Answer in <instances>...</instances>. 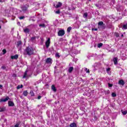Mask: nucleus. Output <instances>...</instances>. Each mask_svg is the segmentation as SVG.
<instances>
[{
  "label": "nucleus",
  "mask_w": 127,
  "mask_h": 127,
  "mask_svg": "<svg viewBox=\"0 0 127 127\" xmlns=\"http://www.w3.org/2000/svg\"><path fill=\"white\" fill-rule=\"evenodd\" d=\"M69 126L70 127H77V125L76 124V123H71L70 124Z\"/></svg>",
  "instance_id": "ddd939ff"
},
{
  "label": "nucleus",
  "mask_w": 127,
  "mask_h": 127,
  "mask_svg": "<svg viewBox=\"0 0 127 127\" xmlns=\"http://www.w3.org/2000/svg\"><path fill=\"white\" fill-rule=\"evenodd\" d=\"M8 104L9 107H13L14 106V103L12 101H8Z\"/></svg>",
  "instance_id": "6e6552de"
},
{
  "label": "nucleus",
  "mask_w": 127,
  "mask_h": 127,
  "mask_svg": "<svg viewBox=\"0 0 127 127\" xmlns=\"http://www.w3.org/2000/svg\"><path fill=\"white\" fill-rule=\"evenodd\" d=\"M1 88H2V85H0V89H1Z\"/></svg>",
  "instance_id": "a18cd8bd"
},
{
  "label": "nucleus",
  "mask_w": 127,
  "mask_h": 127,
  "mask_svg": "<svg viewBox=\"0 0 127 127\" xmlns=\"http://www.w3.org/2000/svg\"><path fill=\"white\" fill-rule=\"evenodd\" d=\"M23 87V85H18L17 87V89H20L21 88H22Z\"/></svg>",
  "instance_id": "cd10ccee"
},
{
  "label": "nucleus",
  "mask_w": 127,
  "mask_h": 127,
  "mask_svg": "<svg viewBox=\"0 0 127 127\" xmlns=\"http://www.w3.org/2000/svg\"><path fill=\"white\" fill-rule=\"evenodd\" d=\"M121 37H124V34H122Z\"/></svg>",
  "instance_id": "49530a36"
},
{
  "label": "nucleus",
  "mask_w": 127,
  "mask_h": 127,
  "mask_svg": "<svg viewBox=\"0 0 127 127\" xmlns=\"http://www.w3.org/2000/svg\"><path fill=\"white\" fill-rule=\"evenodd\" d=\"M22 44V42H21V41H18L17 42V47H20Z\"/></svg>",
  "instance_id": "9b49d317"
},
{
  "label": "nucleus",
  "mask_w": 127,
  "mask_h": 127,
  "mask_svg": "<svg viewBox=\"0 0 127 127\" xmlns=\"http://www.w3.org/2000/svg\"><path fill=\"white\" fill-rule=\"evenodd\" d=\"M92 31H97V30H98V29H97V28H92Z\"/></svg>",
  "instance_id": "f704fd0d"
},
{
  "label": "nucleus",
  "mask_w": 127,
  "mask_h": 127,
  "mask_svg": "<svg viewBox=\"0 0 127 127\" xmlns=\"http://www.w3.org/2000/svg\"><path fill=\"white\" fill-rule=\"evenodd\" d=\"M3 1H5V0H0V2H3Z\"/></svg>",
  "instance_id": "79ce46f5"
},
{
  "label": "nucleus",
  "mask_w": 127,
  "mask_h": 127,
  "mask_svg": "<svg viewBox=\"0 0 127 127\" xmlns=\"http://www.w3.org/2000/svg\"><path fill=\"white\" fill-rule=\"evenodd\" d=\"M71 29H72V28L71 27H68L67 29V32H70V31H71Z\"/></svg>",
  "instance_id": "b1692460"
},
{
  "label": "nucleus",
  "mask_w": 127,
  "mask_h": 127,
  "mask_svg": "<svg viewBox=\"0 0 127 127\" xmlns=\"http://www.w3.org/2000/svg\"><path fill=\"white\" fill-rule=\"evenodd\" d=\"M102 46H103V43H100L97 45V47H98V48H101Z\"/></svg>",
  "instance_id": "4be33fe9"
},
{
  "label": "nucleus",
  "mask_w": 127,
  "mask_h": 127,
  "mask_svg": "<svg viewBox=\"0 0 127 127\" xmlns=\"http://www.w3.org/2000/svg\"><path fill=\"white\" fill-rule=\"evenodd\" d=\"M56 57H58V58H60V55L59 53H57L56 54Z\"/></svg>",
  "instance_id": "c85d7f7f"
},
{
  "label": "nucleus",
  "mask_w": 127,
  "mask_h": 127,
  "mask_svg": "<svg viewBox=\"0 0 127 127\" xmlns=\"http://www.w3.org/2000/svg\"><path fill=\"white\" fill-rule=\"evenodd\" d=\"M49 45H50V39L49 38L47 41L46 42V47L47 48H48L49 47Z\"/></svg>",
  "instance_id": "20e7f679"
},
{
  "label": "nucleus",
  "mask_w": 127,
  "mask_h": 127,
  "mask_svg": "<svg viewBox=\"0 0 127 127\" xmlns=\"http://www.w3.org/2000/svg\"><path fill=\"white\" fill-rule=\"evenodd\" d=\"M65 34V31L64 30H60L58 33V36H63Z\"/></svg>",
  "instance_id": "f03ea898"
},
{
  "label": "nucleus",
  "mask_w": 127,
  "mask_h": 127,
  "mask_svg": "<svg viewBox=\"0 0 127 127\" xmlns=\"http://www.w3.org/2000/svg\"><path fill=\"white\" fill-rule=\"evenodd\" d=\"M26 77H27V71L26 70L24 73L23 78H26Z\"/></svg>",
  "instance_id": "aec40b11"
},
{
  "label": "nucleus",
  "mask_w": 127,
  "mask_h": 127,
  "mask_svg": "<svg viewBox=\"0 0 127 127\" xmlns=\"http://www.w3.org/2000/svg\"><path fill=\"white\" fill-rule=\"evenodd\" d=\"M108 86H109V87H113V84L108 83Z\"/></svg>",
  "instance_id": "ea45409f"
},
{
  "label": "nucleus",
  "mask_w": 127,
  "mask_h": 127,
  "mask_svg": "<svg viewBox=\"0 0 127 127\" xmlns=\"http://www.w3.org/2000/svg\"><path fill=\"white\" fill-rule=\"evenodd\" d=\"M24 18V16H21L19 17V19H23Z\"/></svg>",
  "instance_id": "a19ab883"
},
{
  "label": "nucleus",
  "mask_w": 127,
  "mask_h": 127,
  "mask_svg": "<svg viewBox=\"0 0 127 127\" xmlns=\"http://www.w3.org/2000/svg\"><path fill=\"white\" fill-rule=\"evenodd\" d=\"M13 77H16V74H13Z\"/></svg>",
  "instance_id": "c03bdc74"
},
{
  "label": "nucleus",
  "mask_w": 127,
  "mask_h": 127,
  "mask_svg": "<svg viewBox=\"0 0 127 127\" xmlns=\"http://www.w3.org/2000/svg\"><path fill=\"white\" fill-rule=\"evenodd\" d=\"M36 38L35 37H33L31 38V41H34V40H35Z\"/></svg>",
  "instance_id": "2f4dec72"
},
{
  "label": "nucleus",
  "mask_w": 127,
  "mask_h": 127,
  "mask_svg": "<svg viewBox=\"0 0 127 127\" xmlns=\"http://www.w3.org/2000/svg\"><path fill=\"white\" fill-rule=\"evenodd\" d=\"M62 5V3L61 2H59L56 5V7L58 8L60 7Z\"/></svg>",
  "instance_id": "4468645a"
},
{
  "label": "nucleus",
  "mask_w": 127,
  "mask_h": 127,
  "mask_svg": "<svg viewBox=\"0 0 127 127\" xmlns=\"http://www.w3.org/2000/svg\"><path fill=\"white\" fill-rule=\"evenodd\" d=\"M41 99V96H39L38 97V100H40Z\"/></svg>",
  "instance_id": "37998d69"
},
{
  "label": "nucleus",
  "mask_w": 127,
  "mask_h": 127,
  "mask_svg": "<svg viewBox=\"0 0 127 127\" xmlns=\"http://www.w3.org/2000/svg\"><path fill=\"white\" fill-rule=\"evenodd\" d=\"M20 98H22V96H20Z\"/></svg>",
  "instance_id": "09e8293b"
},
{
  "label": "nucleus",
  "mask_w": 127,
  "mask_h": 127,
  "mask_svg": "<svg viewBox=\"0 0 127 127\" xmlns=\"http://www.w3.org/2000/svg\"><path fill=\"white\" fill-rule=\"evenodd\" d=\"M56 13H57V14H59V13H60V10H58L56 11Z\"/></svg>",
  "instance_id": "4c0bfd02"
},
{
  "label": "nucleus",
  "mask_w": 127,
  "mask_h": 127,
  "mask_svg": "<svg viewBox=\"0 0 127 127\" xmlns=\"http://www.w3.org/2000/svg\"><path fill=\"white\" fill-rule=\"evenodd\" d=\"M33 53H34V50L31 47H26L24 51V55H28V56L33 55Z\"/></svg>",
  "instance_id": "f257e3e1"
},
{
  "label": "nucleus",
  "mask_w": 127,
  "mask_h": 127,
  "mask_svg": "<svg viewBox=\"0 0 127 127\" xmlns=\"http://www.w3.org/2000/svg\"><path fill=\"white\" fill-rule=\"evenodd\" d=\"M0 28H1V26H0Z\"/></svg>",
  "instance_id": "de8ad7c7"
},
{
  "label": "nucleus",
  "mask_w": 127,
  "mask_h": 127,
  "mask_svg": "<svg viewBox=\"0 0 127 127\" xmlns=\"http://www.w3.org/2000/svg\"><path fill=\"white\" fill-rule=\"evenodd\" d=\"M119 85H121V86H124L125 85V81L123 79H121L119 81Z\"/></svg>",
  "instance_id": "0eeeda50"
},
{
  "label": "nucleus",
  "mask_w": 127,
  "mask_h": 127,
  "mask_svg": "<svg viewBox=\"0 0 127 127\" xmlns=\"http://www.w3.org/2000/svg\"><path fill=\"white\" fill-rule=\"evenodd\" d=\"M9 100V97H6L5 99H0V102L1 103L2 102H5Z\"/></svg>",
  "instance_id": "39448f33"
},
{
  "label": "nucleus",
  "mask_w": 127,
  "mask_h": 127,
  "mask_svg": "<svg viewBox=\"0 0 127 127\" xmlns=\"http://www.w3.org/2000/svg\"><path fill=\"white\" fill-rule=\"evenodd\" d=\"M124 29H127V23L123 25Z\"/></svg>",
  "instance_id": "bb28decb"
},
{
  "label": "nucleus",
  "mask_w": 127,
  "mask_h": 127,
  "mask_svg": "<svg viewBox=\"0 0 127 127\" xmlns=\"http://www.w3.org/2000/svg\"><path fill=\"white\" fill-rule=\"evenodd\" d=\"M87 16H88V13L85 12L83 13V17H84V18H87Z\"/></svg>",
  "instance_id": "6ab92c4d"
},
{
  "label": "nucleus",
  "mask_w": 127,
  "mask_h": 127,
  "mask_svg": "<svg viewBox=\"0 0 127 127\" xmlns=\"http://www.w3.org/2000/svg\"><path fill=\"white\" fill-rule=\"evenodd\" d=\"M28 7H29V5L28 4H26L22 7V10L23 11H26Z\"/></svg>",
  "instance_id": "7ed1b4c3"
},
{
  "label": "nucleus",
  "mask_w": 127,
  "mask_h": 127,
  "mask_svg": "<svg viewBox=\"0 0 127 127\" xmlns=\"http://www.w3.org/2000/svg\"><path fill=\"white\" fill-rule=\"evenodd\" d=\"M19 127V123L16 124L15 126L14 127Z\"/></svg>",
  "instance_id": "c9c22d12"
},
{
  "label": "nucleus",
  "mask_w": 127,
  "mask_h": 127,
  "mask_svg": "<svg viewBox=\"0 0 127 127\" xmlns=\"http://www.w3.org/2000/svg\"><path fill=\"white\" fill-rule=\"evenodd\" d=\"M24 32H25V33H28V32H29V29L28 28L24 29Z\"/></svg>",
  "instance_id": "412c9836"
},
{
  "label": "nucleus",
  "mask_w": 127,
  "mask_h": 127,
  "mask_svg": "<svg viewBox=\"0 0 127 127\" xmlns=\"http://www.w3.org/2000/svg\"><path fill=\"white\" fill-rule=\"evenodd\" d=\"M39 26L42 27H45V24H41L39 25Z\"/></svg>",
  "instance_id": "473e14b6"
},
{
  "label": "nucleus",
  "mask_w": 127,
  "mask_h": 127,
  "mask_svg": "<svg viewBox=\"0 0 127 127\" xmlns=\"http://www.w3.org/2000/svg\"><path fill=\"white\" fill-rule=\"evenodd\" d=\"M84 70L86 73H90V70H89V69H88V68H85Z\"/></svg>",
  "instance_id": "c756f323"
},
{
  "label": "nucleus",
  "mask_w": 127,
  "mask_h": 127,
  "mask_svg": "<svg viewBox=\"0 0 127 127\" xmlns=\"http://www.w3.org/2000/svg\"><path fill=\"white\" fill-rule=\"evenodd\" d=\"M127 56L125 54H123L122 55V60H126L127 59Z\"/></svg>",
  "instance_id": "1a4fd4ad"
},
{
  "label": "nucleus",
  "mask_w": 127,
  "mask_h": 127,
  "mask_svg": "<svg viewBox=\"0 0 127 127\" xmlns=\"http://www.w3.org/2000/svg\"><path fill=\"white\" fill-rule=\"evenodd\" d=\"M11 59H12V60H13L14 59L15 60H16L18 59V56L17 55H15L14 56H11Z\"/></svg>",
  "instance_id": "423d86ee"
},
{
  "label": "nucleus",
  "mask_w": 127,
  "mask_h": 127,
  "mask_svg": "<svg viewBox=\"0 0 127 127\" xmlns=\"http://www.w3.org/2000/svg\"><path fill=\"white\" fill-rule=\"evenodd\" d=\"M5 111V108H0V112H4Z\"/></svg>",
  "instance_id": "393cba45"
},
{
  "label": "nucleus",
  "mask_w": 127,
  "mask_h": 127,
  "mask_svg": "<svg viewBox=\"0 0 127 127\" xmlns=\"http://www.w3.org/2000/svg\"><path fill=\"white\" fill-rule=\"evenodd\" d=\"M115 36H116V37H119V36H120V35L119 34V33H116Z\"/></svg>",
  "instance_id": "e433bc0d"
},
{
  "label": "nucleus",
  "mask_w": 127,
  "mask_h": 127,
  "mask_svg": "<svg viewBox=\"0 0 127 127\" xmlns=\"http://www.w3.org/2000/svg\"><path fill=\"white\" fill-rule=\"evenodd\" d=\"M3 54H5L6 53V50L3 49L2 50Z\"/></svg>",
  "instance_id": "72a5a7b5"
},
{
  "label": "nucleus",
  "mask_w": 127,
  "mask_h": 127,
  "mask_svg": "<svg viewBox=\"0 0 127 127\" xmlns=\"http://www.w3.org/2000/svg\"><path fill=\"white\" fill-rule=\"evenodd\" d=\"M103 24H104V22H103V21H100L99 22H98V25H99L100 26L103 25Z\"/></svg>",
  "instance_id": "a878e982"
},
{
  "label": "nucleus",
  "mask_w": 127,
  "mask_h": 127,
  "mask_svg": "<svg viewBox=\"0 0 127 127\" xmlns=\"http://www.w3.org/2000/svg\"><path fill=\"white\" fill-rule=\"evenodd\" d=\"M113 62L115 65H117L118 64V58H114L113 59Z\"/></svg>",
  "instance_id": "9d476101"
},
{
  "label": "nucleus",
  "mask_w": 127,
  "mask_h": 127,
  "mask_svg": "<svg viewBox=\"0 0 127 127\" xmlns=\"http://www.w3.org/2000/svg\"><path fill=\"white\" fill-rule=\"evenodd\" d=\"M112 97H113L114 98H115V97H117V94L115 93H113L112 94Z\"/></svg>",
  "instance_id": "7c9ffc66"
},
{
  "label": "nucleus",
  "mask_w": 127,
  "mask_h": 127,
  "mask_svg": "<svg viewBox=\"0 0 127 127\" xmlns=\"http://www.w3.org/2000/svg\"><path fill=\"white\" fill-rule=\"evenodd\" d=\"M23 95L25 97H27V95H28V92H27V91H23Z\"/></svg>",
  "instance_id": "dca6fc26"
},
{
  "label": "nucleus",
  "mask_w": 127,
  "mask_h": 127,
  "mask_svg": "<svg viewBox=\"0 0 127 127\" xmlns=\"http://www.w3.org/2000/svg\"><path fill=\"white\" fill-rule=\"evenodd\" d=\"M73 70H74V68L73 67H70L68 68V72L69 73H71L72 71H73Z\"/></svg>",
  "instance_id": "f3484780"
},
{
  "label": "nucleus",
  "mask_w": 127,
  "mask_h": 127,
  "mask_svg": "<svg viewBox=\"0 0 127 127\" xmlns=\"http://www.w3.org/2000/svg\"><path fill=\"white\" fill-rule=\"evenodd\" d=\"M30 94L31 95V97H34V92L32 90L30 92Z\"/></svg>",
  "instance_id": "5701e85b"
},
{
  "label": "nucleus",
  "mask_w": 127,
  "mask_h": 127,
  "mask_svg": "<svg viewBox=\"0 0 127 127\" xmlns=\"http://www.w3.org/2000/svg\"><path fill=\"white\" fill-rule=\"evenodd\" d=\"M52 90L54 91V92H56V91H57V89H56V87H55V86L54 85L52 86Z\"/></svg>",
  "instance_id": "a211bd4d"
},
{
  "label": "nucleus",
  "mask_w": 127,
  "mask_h": 127,
  "mask_svg": "<svg viewBox=\"0 0 127 127\" xmlns=\"http://www.w3.org/2000/svg\"><path fill=\"white\" fill-rule=\"evenodd\" d=\"M110 70H111V68H107V69H106L107 72H109Z\"/></svg>",
  "instance_id": "58836bf2"
},
{
  "label": "nucleus",
  "mask_w": 127,
  "mask_h": 127,
  "mask_svg": "<svg viewBox=\"0 0 127 127\" xmlns=\"http://www.w3.org/2000/svg\"><path fill=\"white\" fill-rule=\"evenodd\" d=\"M52 60L51 59H50V58H49L47 59L46 63H48V64L50 63L51 64L52 63Z\"/></svg>",
  "instance_id": "f8f14e48"
},
{
  "label": "nucleus",
  "mask_w": 127,
  "mask_h": 127,
  "mask_svg": "<svg viewBox=\"0 0 127 127\" xmlns=\"http://www.w3.org/2000/svg\"><path fill=\"white\" fill-rule=\"evenodd\" d=\"M121 112L124 116H126L127 114V110H121Z\"/></svg>",
  "instance_id": "2eb2a0df"
}]
</instances>
